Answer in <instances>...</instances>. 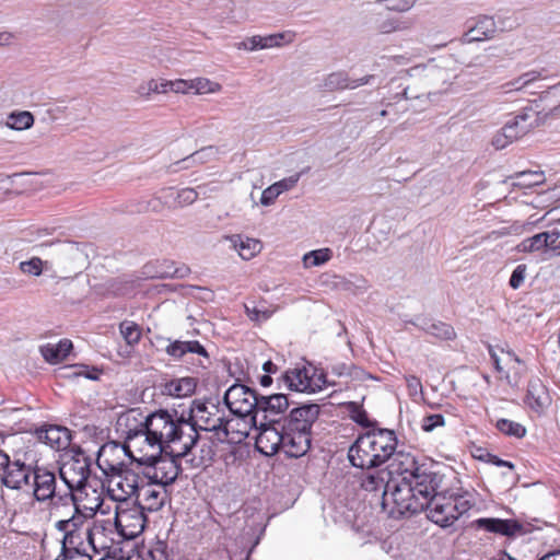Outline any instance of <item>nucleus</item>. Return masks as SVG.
I'll return each instance as SVG.
<instances>
[{
    "mask_svg": "<svg viewBox=\"0 0 560 560\" xmlns=\"http://www.w3.org/2000/svg\"><path fill=\"white\" fill-rule=\"evenodd\" d=\"M198 431L177 412L159 410L151 413L149 427L130 441H125L129 458L139 465L152 463L163 452L185 455L194 446Z\"/></svg>",
    "mask_w": 560,
    "mask_h": 560,
    "instance_id": "f257e3e1",
    "label": "nucleus"
},
{
    "mask_svg": "<svg viewBox=\"0 0 560 560\" xmlns=\"http://www.w3.org/2000/svg\"><path fill=\"white\" fill-rule=\"evenodd\" d=\"M396 448L397 436L393 430L374 429L355 440L349 447L348 458L357 468H376L392 458Z\"/></svg>",
    "mask_w": 560,
    "mask_h": 560,
    "instance_id": "f03ea898",
    "label": "nucleus"
},
{
    "mask_svg": "<svg viewBox=\"0 0 560 560\" xmlns=\"http://www.w3.org/2000/svg\"><path fill=\"white\" fill-rule=\"evenodd\" d=\"M96 501L94 506H84V510L81 509L55 522V528L63 534L61 547L73 549V546H82L83 539L86 538L89 545L97 551L96 537L103 536V533L91 527V518L101 506L100 498H96Z\"/></svg>",
    "mask_w": 560,
    "mask_h": 560,
    "instance_id": "7ed1b4c3",
    "label": "nucleus"
},
{
    "mask_svg": "<svg viewBox=\"0 0 560 560\" xmlns=\"http://www.w3.org/2000/svg\"><path fill=\"white\" fill-rule=\"evenodd\" d=\"M475 503L474 495L469 492H440L430 499L424 510L430 521L445 528L452 526Z\"/></svg>",
    "mask_w": 560,
    "mask_h": 560,
    "instance_id": "20e7f679",
    "label": "nucleus"
},
{
    "mask_svg": "<svg viewBox=\"0 0 560 560\" xmlns=\"http://www.w3.org/2000/svg\"><path fill=\"white\" fill-rule=\"evenodd\" d=\"M382 508L389 516L399 518L424 510L425 497H420L407 479L393 481L388 491L382 495Z\"/></svg>",
    "mask_w": 560,
    "mask_h": 560,
    "instance_id": "39448f33",
    "label": "nucleus"
},
{
    "mask_svg": "<svg viewBox=\"0 0 560 560\" xmlns=\"http://www.w3.org/2000/svg\"><path fill=\"white\" fill-rule=\"evenodd\" d=\"M147 517L137 504L120 503L116 508L115 527L125 539H135L144 530Z\"/></svg>",
    "mask_w": 560,
    "mask_h": 560,
    "instance_id": "423d86ee",
    "label": "nucleus"
},
{
    "mask_svg": "<svg viewBox=\"0 0 560 560\" xmlns=\"http://www.w3.org/2000/svg\"><path fill=\"white\" fill-rule=\"evenodd\" d=\"M107 491L114 501L128 503L127 500L138 495L145 477L140 476L129 468L108 476Z\"/></svg>",
    "mask_w": 560,
    "mask_h": 560,
    "instance_id": "0eeeda50",
    "label": "nucleus"
},
{
    "mask_svg": "<svg viewBox=\"0 0 560 560\" xmlns=\"http://www.w3.org/2000/svg\"><path fill=\"white\" fill-rule=\"evenodd\" d=\"M259 396L243 384L232 385L224 394V402L230 411L238 417L252 416L256 421Z\"/></svg>",
    "mask_w": 560,
    "mask_h": 560,
    "instance_id": "6e6552de",
    "label": "nucleus"
},
{
    "mask_svg": "<svg viewBox=\"0 0 560 560\" xmlns=\"http://www.w3.org/2000/svg\"><path fill=\"white\" fill-rule=\"evenodd\" d=\"M191 448L192 446L185 455L163 452L152 463H145L144 466L151 469L147 472V477L152 481L162 483L164 487L172 483L180 471V464L178 462L187 458L191 453Z\"/></svg>",
    "mask_w": 560,
    "mask_h": 560,
    "instance_id": "1a4fd4ad",
    "label": "nucleus"
},
{
    "mask_svg": "<svg viewBox=\"0 0 560 560\" xmlns=\"http://www.w3.org/2000/svg\"><path fill=\"white\" fill-rule=\"evenodd\" d=\"M194 419L196 424L203 431L214 433L219 442H225L229 436L228 424L224 413L214 404H200L194 409Z\"/></svg>",
    "mask_w": 560,
    "mask_h": 560,
    "instance_id": "9d476101",
    "label": "nucleus"
},
{
    "mask_svg": "<svg viewBox=\"0 0 560 560\" xmlns=\"http://www.w3.org/2000/svg\"><path fill=\"white\" fill-rule=\"evenodd\" d=\"M90 459L84 455L73 456L62 463L59 468L60 479L66 487L73 491H81L85 488L90 476Z\"/></svg>",
    "mask_w": 560,
    "mask_h": 560,
    "instance_id": "9b49d317",
    "label": "nucleus"
},
{
    "mask_svg": "<svg viewBox=\"0 0 560 560\" xmlns=\"http://www.w3.org/2000/svg\"><path fill=\"white\" fill-rule=\"evenodd\" d=\"M129 458L126 443L109 442L104 444L97 453L96 465L107 477L127 468L125 459Z\"/></svg>",
    "mask_w": 560,
    "mask_h": 560,
    "instance_id": "f8f14e48",
    "label": "nucleus"
},
{
    "mask_svg": "<svg viewBox=\"0 0 560 560\" xmlns=\"http://www.w3.org/2000/svg\"><path fill=\"white\" fill-rule=\"evenodd\" d=\"M410 486L415 489L416 493L420 497H425L427 504L430 503V499L439 494L438 489L440 488L443 476L432 470V466L422 464L419 471H416L411 478L407 479Z\"/></svg>",
    "mask_w": 560,
    "mask_h": 560,
    "instance_id": "ddd939ff",
    "label": "nucleus"
},
{
    "mask_svg": "<svg viewBox=\"0 0 560 560\" xmlns=\"http://www.w3.org/2000/svg\"><path fill=\"white\" fill-rule=\"evenodd\" d=\"M34 467L27 465L21 459L11 460L3 470L0 479L1 483L12 490H21L25 487L31 488V479L34 475Z\"/></svg>",
    "mask_w": 560,
    "mask_h": 560,
    "instance_id": "4468645a",
    "label": "nucleus"
},
{
    "mask_svg": "<svg viewBox=\"0 0 560 560\" xmlns=\"http://www.w3.org/2000/svg\"><path fill=\"white\" fill-rule=\"evenodd\" d=\"M168 500L166 487L155 481H148L142 483L139 494L137 495L138 504L142 511L158 512Z\"/></svg>",
    "mask_w": 560,
    "mask_h": 560,
    "instance_id": "2eb2a0df",
    "label": "nucleus"
},
{
    "mask_svg": "<svg viewBox=\"0 0 560 560\" xmlns=\"http://www.w3.org/2000/svg\"><path fill=\"white\" fill-rule=\"evenodd\" d=\"M319 415V406L316 404L303 405L293 408L284 419L283 427L287 430H298L312 433L311 429Z\"/></svg>",
    "mask_w": 560,
    "mask_h": 560,
    "instance_id": "dca6fc26",
    "label": "nucleus"
},
{
    "mask_svg": "<svg viewBox=\"0 0 560 560\" xmlns=\"http://www.w3.org/2000/svg\"><path fill=\"white\" fill-rule=\"evenodd\" d=\"M283 443V424L281 428L272 424H261L258 435L256 436V448L266 456H272L282 450Z\"/></svg>",
    "mask_w": 560,
    "mask_h": 560,
    "instance_id": "f3484780",
    "label": "nucleus"
},
{
    "mask_svg": "<svg viewBox=\"0 0 560 560\" xmlns=\"http://www.w3.org/2000/svg\"><path fill=\"white\" fill-rule=\"evenodd\" d=\"M151 413L144 416L139 409H130L122 413L117 424L125 436V441H130L132 438L138 436L149 427Z\"/></svg>",
    "mask_w": 560,
    "mask_h": 560,
    "instance_id": "a211bd4d",
    "label": "nucleus"
},
{
    "mask_svg": "<svg viewBox=\"0 0 560 560\" xmlns=\"http://www.w3.org/2000/svg\"><path fill=\"white\" fill-rule=\"evenodd\" d=\"M31 488L36 501L47 502L57 491L55 474L46 468L36 467L31 479Z\"/></svg>",
    "mask_w": 560,
    "mask_h": 560,
    "instance_id": "6ab92c4d",
    "label": "nucleus"
},
{
    "mask_svg": "<svg viewBox=\"0 0 560 560\" xmlns=\"http://www.w3.org/2000/svg\"><path fill=\"white\" fill-rule=\"evenodd\" d=\"M49 501V515L51 518L58 521L69 514L81 510L77 503L74 491L67 488L66 491L57 490Z\"/></svg>",
    "mask_w": 560,
    "mask_h": 560,
    "instance_id": "aec40b11",
    "label": "nucleus"
},
{
    "mask_svg": "<svg viewBox=\"0 0 560 560\" xmlns=\"http://www.w3.org/2000/svg\"><path fill=\"white\" fill-rule=\"evenodd\" d=\"M312 443V433L302 432L298 430H287L283 427V443L282 451L287 456L299 458L305 455Z\"/></svg>",
    "mask_w": 560,
    "mask_h": 560,
    "instance_id": "412c9836",
    "label": "nucleus"
},
{
    "mask_svg": "<svg viewBox=\"0 0 560 560\" xmlns=\"http://www.w3.org/2000/svg\"><path fill=\"white\" fill-rule=\"evenodd\" d=\"M475 524L480 529L506 537H515L525 533L523 524L515 520L483 517L478 518Z\"/></svg>",
    "mask_w": 560,
    "mask_h": 560,
    "instance_id": "4be33fe9",
    "label": "nucleus"
},
{
    "mask_svg": "<svg viewBox=\"0 0 560 560\" xmlns=\"http://www.w3.org/2000/svg\"><path fill=\"white\" fill-rule=\"evenodd\" d=\"M283 40L287 43L292 42V35L289 33H277L267 36L255 35L235 44V47L240 50L244 49L253 51L257 49L280 47Z\"/></svg>",
    "mask_w": 560,
    "mask_h": 560,
    "instance_id": "5701e85b",
    "label": "nucleus"
},
{
    "mask_svg": "<svg viewBox=\"0 0 560 560\" xmlns=\"http://www.w3.org/2000/svg\"><path fill=\"white\" fill-rule=\"evenodd\" d=\"M526 404L537 413L542 412L551 404L547 387L540 378H532L528 383Z\"/></svg>",
    "mask_w": 560,
    "mask_h": 560,
    "instance_id": "b1692460",
    "label": "nucleus"
},
{
    "mask_svg": "<svg viewBox=\"0 0 560 560\" xmlns=\"http://www.w3.org/2000/svg\"><path fill=\"white\" fill-rule=\"evenodd\" d=\"M39 441L55 450H65L70 444V433L67 428L59 425H47L37 430Z\"/></svg>",
    "mask_w": 560,
    "mask_h": 560,
    "instance_id": "393cba45",
    "label": "nucleus"
},
{
    "mask_svg": "<svg viewBox=\"0 0 560 560\" xmlns=\"http://www.w3.org/2000/svg\"><path fill=\"white\" fill-rule=\"evenodd\" d=\"M372 77H363L360 79H350L348 73L343 71L332 72L328 74L322 84L324 91L334 92L338 90L355 89L368 84Z\"/></svg>",
    "mask_w": 560,
    "mask_h": 560,
    "instance_id": "a878e982",
    "label": "nucleus"
},
{
    "mask_svg": "<svg viewBox=\"0 0 560 560\" xmlns=\"http://www.w3.org/2000/svg\"><path fill=\"white\" fill-rule=\"evenodd\" d=\"M411 324L441 340H452L456 336L455 330L451 325L428 317L419 316L415 318Z\"/></svg>",
    "mask_w": 560,
    "mask_h": 560,
    "instance_id": "bb28decb",
    "label": "nucleus"
},
{
    "mask_svg": "<svg viewBox=\"0 0 560 560\" xmlns=\"http://www.w3.org/2000/svg\"><path fill=\"white\" fill-rule=\"evenodd\" d=\"M289 408V399L283 394H275L270 396H259L257 415L262 412L265 418L270 417L271 422H276L273 417L283 413Z\"/></svg>",
    "mask_w": 560,
    "mask_h": 560,
    "instance_id": "cd10ccee",
    "label": "nucleus"
},
{
    "mask_svg": "<svg viewBox=\"0 0 560 560\" xmlns=\"http://www.w3.org/2000/svg\"><path fill=\"white\" fill-rule=\"evenodd\" d=\"M283 382L289 389L295 392H314L313 381L311 377L310 369L295 368L288 370L283 376Z\"/></svg>",
    "mask_w": 560,
    "mask_h": 560,
    "instance_id": "c85d7f7f",
    "label": "nucleus"
},
{
    "mask_svg": "<svg viewBox=\"0 0 560 560\" xmlns=\"http://www.w3.org/2000/svg\"><path fill=\"white\" fill-rule=\"evenodd\" d=\"M165 352L167 355L172 357L175 360H179L184 358L186 354H198L203 357L205 359H209V354L206 348L198 340H174L171 341L166 348Z\"/></svg>",
    "mask_w": 560,
    "mask_h": 560,
    "instance_id": "c756f323",
    "label": "nucleus"
},
{
    "mask_svg": "<svg viewBox=\"0 0 560 560\" xmlns=\"http://www.w3.org/2000/svg\"><path fill=\"white\" fill-rule=\"evenodd\" d=\"M225 240L231 243L232 247L236 249L238 255L245 260H249L255 257L262 248L259 240L250 238L241 234L225 236Z\"/></svg>",
    "mask_w": 560,
    "mask_h": 560,
    "instance_id": "7c9ffc66",
    "label": "nucleus"
},
{
    "mask_svg": "<svg viewBox=\"0 0 560 560\" xmlns=\"http://www.w3.org/2000/svg\"><path fill=\"white\" fill-rule=\"evenodd\" d=\"M392 467L394 470L401 475V479L411 478L416 471H419V468L422 464L416 459L415 455L407 452H394Z\"/></svg>",
    "mask_w": 560,
    "mask_h": 560,
    "instance_id": "2f4dec72",
    "label": "nucleus"
},
{
    "mask_svg": "<svg viewBox=\"0 0 560 560\" xmlns=\"http://www.w3.org/2000/svg\"><path fill=\"white\" fill-rule=\"evenodd\" d=\"M199 191L194 188H183L176 190L172 187L162 190L161 198L168 207H184L194 203L198 198Z\"/></svg>",
    "mask_w": 560,
    "mask_h": 560,
    "instance_id": "473e14b6",
    "label": "nucleus"
},
{
    "mask_svg": "<svg viewBox=\"0 0 560 560\" xmlns=\"http://www.w3.org/2000/svg\"><path fill=\"white\" fill-rule=\"evenodd\" d=\"M497 25L491 16H481L474 26L469 27L466 37L469 42H480L494 36Z\"/></svg>",
    "mask_w": 560,
    "mask_h": 560,
    "instance_id": "72a5a7b5",
    "label": "nucleus"
},
{
    "mask_svg": "<svg viewBox=\"0 0 560 560\" xmlns=\"http://www.w3.org/2000/svg\"><path fill=\"white\" fill-rule=\"evenodd\" d=\"M197 382L194 377H182L167 382L164 393L176 398L188 397L194 394Z\"/></svg>",
    "mask_w": 560,
    "mask_h": 560,
    "instance_id": "f704fd0d",
    "label": "nucleus"
},
{
    "mask_svg": "<svg viewBox=\"0 0 560 560\" xmlns=\"http://www.w3.org/2000/svg\"><path fill=\"white\" fill-rule=\"evenodd\" d=\"M71 349V340L62 339L57 345L47 343L42 346L40 353L48 363L56 364L63 360Z\"/></svg>",
    "mask_w": 560,
    "mask_h": 560,
    "instance_id": "c9c22d12",
    "label": "nucleus"
},
{
    "mask_svg": "<svg viewBox=\"0 0 560 560\" xmlns=\"http://www.w3.org/2000/svg\"><path fill=\"white\" fill-rule=\"evenodd\" d=\"M537 120L536 113L532 109L523 112L513 119L506 121L504 126H510L515 133V140L526 135L535 125Z\"/></svg>",
    "mask_w": 560,
    "mask_h": 560,
    "instance_id": "e433bc0d",
    "label": "nucleus"
},
{
    "mask_svg": "<svg viewBox=\"0 0 560 560\" xmlns=\"http://www.w3.org/2000/svg\"><path fill=\"white\" fill-rule=\"evenodd\" d=\"M389 475L388 471L377 470L373 472H368L362 479V488L369 492H377L389 490V486H392L394 480H386V477Z\"/></svg>",
    "mask_w": 560,
    "mask_h": 560,
    "instance_id": "4c0bfd02",
    "label": "nucleus"
},
{
    "mask_svg": "<svg viewBox=\"0 0 560 560\" xmlns=\"http://www.w3.org/2000/svg\"><path fill=\"white\" fill-rule=\"evenodd\" d=\"M214 451L211 445L203 443L199 445V436L197 438L191 453L188 455L185 460L189 463L192 467H201L207 466L213 458Z\"/></svg>",
    "mask_w": 560,
    "mask_h": 560,
    "instance_id": "58836bf2",
    "label": "nucleus"
},
{
    "mask_svg": "<svg viewBox=\"0 0 560 560\" xmlns=\"http://www.w3.org/2000/svg\"><path fill=\"white\" fill-rule=\"evenodd\" d=\"M373 26L374 30L381 34H390L407 27L399 19L390 16L384 12H378L374 15Z\"/></svg>",
    "mask_w": 560,
    "mask_h": 560,
    "instance_id": "ea45409f",
    "label": "nucleus"
},
{
    "mask_svg": "<svg viewBox=\"0 0 560 560\" xmlns=\"http://www.w3.org/2000/svg\"><path fill=\"white\" fill-rule=\"evenodd\" d=\"M34 125V115L28 110H15L7 116L5 126L10 129L22 131Z\"/></svg>",
    "mask_w": 560,
    "mask_h": 560,
    "instance_id": "a19ab883",
    "label": "nucleus"
},
{
    "mask_svg": "<svg viewBox=\"0 0 560 560\" xmlns=\"http://www.w3.org/2000/svg\"><path fill=\"white\" fill-rule=\"evenodd\" d=\"M332 257L330 248H320L306 253L303 256V265L305 268L318 267L328 262Z\"/></svg>",
    "mask_w": 560,
    "mask_h": 560,
    "instance_id": "79ce46f5",
    "label": "nucleus"
},
{
    "mask_svg": "<svg viewBox=\"0 0 560 560\" xmlns=\"http://www.w3.org/2000/svg\"><path fill=\"white\" fill-rule=\"evenodd\" d=\"M189 273V268L185 265L176 266L174 261L164 260L160 270L158 271V277L160 278H185Z\"/></svg>",
    "mask_w": 560,
    "mask_h": 560,
    "instance_id": "37998d69",
    "label": "nucleus"
},
{
    "mask_svg": "<svg viewBox=\"0 0 560 560\" xmlns=\"http://www.w3.org/2000/svg\"><path fill=\"white\" fill-rule=\"evenodd\" d=\"M495 427L508 436L522 439L526 434V428L523 424L509 419H499Z\"/></svg>",
    "mask_w": 560,
    "mask_h": 560,
    "instance_id": "c03bdc74",
    "label": "nucleus"
},
{
    "mask_svg": "<svg viewBox=\"0 0 560 560\" xmlns=\"http://www.w3.org/2000/svg\"><path fill=\"white\" fill-rule=\"evenodd\" d=\"M545 182L544 173L541 172H521L516 175L514 186L522 188H529L538 186Z\"/></svg>",
    "mask_w": 560,
    "mask_h": 560,
    "instance_id": "a18cd8bd",
    "label": "nucleus"
},
{
    "mask_svg": "<svg viewBox=\"0 0 560 560\" xmlns=\"http://www.w3.org/2000/svg\"><path fill=\"white\" fill-rule=\"evenodd\" d=\"M190 86L196 94H213L222 90V85L207 78H196L191 80Z\"/></svg>",
    "mask_w": 560,
    "mask_h": 560,
    "instance_id": "49530a36",
    "label": "nucleus"
},
{
    "mask_svg": "<svg viewBox=\"0 0 560 560\" xmlns=\"http://www.w3.org/2000/svg\"><path fill=\"white\" fill-rule=\"evenodd\" d=\"M144 560H173L166 541L158 540L148 550Z\"/></svg>",
    "mask_w": 560,
    "mask_h": 560,
    "instance_id": "de8ad7c7",
    "label": "nucleus"
},
{
    "mask_svg": "<svg viewBox=\"0 0 560 560\" xmlns=\"http://www.w3.org/2000/svg\"><path fill=\"white\" fill-rule=\"evenodd\" d=\"M47 261L42 260L39 257H32L28 260L21 261L19 269L27 276L38 277L43 273Z\"/></svg>",
    "mask_w": 560,
    "mask_h": 560,
    "instance_id": "09e8293b",
    "label": "nucleus"
},
{
    "mask_svg": "<svg viewBox=\"0 0 560 560\" xmlns=\"http://www.w3.org/2000/svg\"><path fill=\"white\" fill-rule=\"evenodd\" d=\"M521 252L533 253L547 248L546 238H544L542 233L535 234L530 237H527L521 242L518 245Z\"/></svg>",
    "mask_w": 560,
    "mask_h": 560,
    "instance_id": "8fccbe9b",
    "label": "nucleus"
},
{
    "mask_svg": "<svg viewBox=\"0 0 560 560\" xmlns=\"http://www.w3.org/2000/svg\"><path fill=\"white\" fill-rule=\"evenodd\" d=\"M515 141V133L510 126H503L492 138V145L497 150L506 148L510 143Z\"/></svg>",
    "mask_w": 560,
    "mask_h": 560,
    "instance_id": "3c124183",
    "label": "nucleus"
},
{
    "mask_svg": "<svg viewBox=\"0 0 560 560\" xmlns=\"http://www.w3.org/2000/svg\"><path fill=\"white\" fill-rule=\"evenodd\" d=\"M218 154V149L214 148V147H206V148H202L196 152H194L192 154H190L189 156H187L186 159H183L182 163H188V162H191V163H207L211 160H213Z\"/></svg>",
    "mask_w": 560,
    "mask_h": 560,
    "instance_id": "603ef678",
    "label": "nucleus"
},
{
    "mask_svg": "<svg viewBox=\"0 0 560 560\" xmlns=\"http://www.w3.org/2000/svg\"><path fill=\"white\" fill-rule=\"evenodd\" d=\"M120 334L128 345H136L141 338V330L133 322H122L119 326Z\"/></svg>",
    "mask_w": 560,
    "mask_h": 560,
    "instance_id": "864d4df0",
    "label": "nucleus"
},
{
    "mask_svg": "<svg viewBox=\"0 0 560 560\" xmlns=\"http://www.w3.org/2000/svg\"><path fill=\"white\" fill-rule=\"evenodd\" d=\"M245 312L247 316L255 322H265L270 318L273 313L265 305H245Z\"/></svg>",
    "mask_w": 560,
    "mask_h": 560,
    "instance_id": "5fc2aeb1",
    "label": "nucleus"
},
{
    "mask_svg": "<svg viewBox=\"0 0 560 560\" xmlns=\"http://www.w3.org/2000/svg\"><path fill=\"white\" fill-rule=\"evenodd\" d=\"M417 0H380V2H385L386 10L396 11V12H406L410 10Z\"/></svg>",
    "mask_w": 560,
    "mask_h": 560,
    "instance_id": "6e6d98bb",
    "label": "nucleus"
},
{
    "mask_svg": "<svg viewBox=\"0 0 560 560\" xmlns=\"http://www.w3.org/2000/svg\"><path fill=\"white\" fill-rule=\"evenodd\" d=\"M445 419L442 415H430L423 418L421 428L425 432H432L438 427H443Z\"/></svg>",
    "mask_w": 560,
    "mask_h": 560,
    "instance_id": "4d7b16f0",
    "label": "nucleus"
},
{
    "mask_svg": "<svg viewBox=\"0 0 560 560\" xmlns=\"http://www.w3.org/2000/svg\"><path fill=\"white\" fill-rule=\"evenodd\" d=\"M539 78V73L536 71H529L521 74L518 78L512 80V85H514L518 91L525 89L530 83L535 82Z\"/></svg>",
    "mask_w": 560,
    "mask_h": 560,
    "instance_id": "13d9d810",
    "label": "nucleus"
},
{
    "mask_svg": "<svg viewBox=\"0 0 560 560\" xmlns=\"http://www.w3.org/2000/svg\"><path fill=\"white\" fill-rule=\"evenodd\" d=\"M544 238H546L547 248L560 254V231L557 229L541 232Z\"/></svg>",
    "mask_w": 560,
    "mask_h": 560,
    "instance_id": "bf43d9fd",
    "label": "nucleus"
},
{
    "mask_svg": "<svg viewBox=\"0 0 560 560\" xmlns=\"http://www.w3.org/2000/svg\"><path fill=\"white\" fill-rule=\"evenodd\" d=\"M311 377L314 378V381H313L314 392L316 389H322L323 387H325L327 385H335V381L329 380L328 373H325L324 371H317V370L313 369V374L311 375Z\"/></svg>",
    "mask_w": 560,
    "mask_h": 560,
    "instance_id": "052dcab7",
    "label": "nucleus"
},
{
    "mask_svg": "<svg viewBox=\"0 0 560 560\" xmlns=\"http://www.w3.org/2000/svg\"><path fill=\"white\" fill-rule=\"evenodd\" d=\"M527 267L525 265H518L512 272L510 278V285L513 289H518L526 278Z\"/></svg>",
    "mask_w": 560,
    "mask_h": 560,
    "instance_id": "680f3d73",
    "label": "nucleus"
},
{
    "mask_svg": "<svg viewBox=\"0 0 560 560\" xmlns=\"http://www.w3.org/2000/svg\"><path fill=\"white\" fill-rule=\"evenodd\" d=\"M299 179H300V174H295L290 177L283 178L279 182L275 183L273 185L276 186L279 194L281 195L282 192L288 191V190L292 189L293 187H295Z\"/></svg>",
    "mask_w": 560,
    "mask_h": 560,
    "instance_id": "e2e57ef3",
    "label": "nucleus"
},
{
    "mask_svg": "<svg viewBox=\"0 0 560 560\" xmlns=\"http://www.w3.org/2000/svg\"><path fill=\"white\" fill-rule=\"evenodd\" d=\"M280 196L278 189L276 188V186L272 184L270 185L269 187H267L262 194H261V198H260V203L262 206H270L275 202V200Z\"/></svg>",
    "mask_w": 560,
    "mask_h": 560,
    "instance_id": "0e129e2a",
    "label": "nucleus"
},
{
    "mask_svg": "<svg viewBox=\"0 0 560 560\" xmlns=\"http://www.w3.org/2000/svg\"><path fill=\"white\" fill-rule=\"evenodd\" d=\"M407 388L409 390L410 396H416L422 393V384L419 377L415 375L405 376Z\"/></svg>",
    "mask_w": 560,
    "mask_h": 560,
    "instance_id": "69168bd1",
    "label": "nucleus"
},
{
    "mask_svg": "<svg viewBox=\"0 0 560 560\" xmlns=\"http://www.w3.org/2000/svg\"><path fill=\"white\" fill-rule=\"evenodd\" d=\"M191 84V80H183V79H177V80H173L172 83H171V90L172 92H175V93H189L192 91V88L190 86Z\"/></svg>",
    "mask_w": 560,
    "mask_h": 560,
    "instance_id": "338daca9",
    "label": "nucleus"
},
{
    "mask_svg": "<svg viewBox=\"0 0 560 560\" xmlns=\"http://www.w3.org/2000/svg\"><path fill=\"white\" fill-rule=\"evenodd\" d=\"M352 419L362 427L369 428L372 425L366 412L359 407H355V410H353Z\"/></svg>",
    "mask_w": 560,
    "mask_h": 560,
    "instance_id": "774afa93",
    "label": "nucleus"
}]
</instances>
